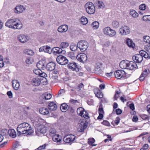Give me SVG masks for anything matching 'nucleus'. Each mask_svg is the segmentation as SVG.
<instances>
[{
  "label": "nucleus",
  "mask_w": 150,
  "mask_h": 150,
  "mask_svg": "<svg viewBox=\"0 0 150 150\" xmlns=\"http://www.w3.org/2000/svg\"><path fill=\"white\" fill-rule=\"evenodd\" d=\"M19 129L21 131H19V136L26 133L30 134V133L31 132V127L28 123L26 122L20 124Z\"/></svg>",
  "instance_id": "nucleus-1"
},
{
  "label": "nucleus",
  "mask_w": 150,
  "mask_h": 150,
  "mask_svg": "<svg viewBox=\"0 0 150 150\" xmlns=\"http://www.w3.org/2000/svg\"><path fill=\"white\" fill-rule=\"evenodd\" d=\"M69 46V43L67 42H62L60 45V47L61 48L59 47H55L53 49V54L54 55L59 54H64L66 52L64 50H62V48H65Z\"/></svg>",
  "instance_id": "nucleus-2"
},
{
  "label": "nucleus",
  "mask_w": 150,
  "mask_h": 150,
  "mask_svg": "<svg viewBox=\"0 0 150 150\" xmlns=\"http://www.w3.org/2000/svg\"><path fill=\"white\" fill-rule=\"evenodd\" d=\"M17 20L16 18L9 19L5 23V25L10 28L16 29L17 28L18 25V22L16 23Z\"/></svg>",
  "instance_id": "nucleus-3"
},
{
  "label": "nucleus",
  "mask_w": 150,
  "mask_h": 150,
  "mask_svg": "<svg viewBox=\"0 0 150 150\" xmlns=\"http://www.w3.org/2000/svg\"><path fill=\"white\" fill-rule=\"evenodd\" d=\"M86 12L88 14H92L95 11V8L93 4L91 2H87L85 5Z\"/></svg>",
  "instance_id": "nucleus-4"
},
{
  "label": "nucleus",
  "mask_w": 150,
  "mask_h": 150,
  "mask_svg": "<svg viewBox=\"0 0 150 150\" xmlns=\"http://www.w3.org/2000/svg\"><path fill=\"white\" fill-rule=\"evenodd\" d=\"M104 34L107 35H108L110 37H113L116 35L115 31L111 29L110 27H107L104 28L103 29Z\"/></svg>",
  "instance_id": "nucleus-5"
},
{
  "label": "nucleus",
  "mask_w": 150,
  "mask_h": 150,
  "mask_svg": "<svg viewBox=\"0 0 150 150\" xmlns=\"http://www.w3.org/2000/svg\"><path fill=\"white\" fill-rule=\"evenodd\" d=\"M114 74L115 78L119 79L122 78L126 79L127 78L125 72L122 70H119L115 71Z\"/></svg>",
  "instance_id": "nucleus-6"
},
{
  "label": "nucleus",
  "mask_w": 150,
  "mask_h": 150,
  "mask_svg": "<svg viewBox=\"0 0 150 150\" xmlns=\"http://www.w3.org/2000/svg\"><path fill=\"white\" fill-rule=\"evenodd\" d=\"M77 46H78L80 50L82 52L86 51L88 47V43L86 41L81 40L79 41L77 43Z\"/></svg>",
  "instance_id": "nucleus-7"
},
{
  "label": "nucleus",
  "mask_w": 150,
  "mask_h": 150,
  "mask_svg": "<svg viewBox=\"0 0 150 150\" xmlns=\"http://www.w3.org/2000/svg\"><path fill=\"white\" fill-rule=\"evenodd\" d=\"M33 125L35 124V128L37 129V131L42 134L45 133L47 131V127L46 126L43 125H39L38 124L36 123V122L33 123Z\"/></svg>",
  "instance_id": "nucleus-8"
},
{
  "label": "nucleus",
  "mask_w": 150,
  "mask_h": 150,
  "mask_svg": "<svg viewBox=\"0 0 150 150\" xmlns=\"http://www.w3.org/2000/svg\"><path fill=\"white\" fill-rule=\"evenodd\" d=\"M77 112L78 114L82 117H83L87 119L89 118L88 116V113L82 108H78L77 110Z\"/></svg>",
  "instance_id": "nucleus-9"
},
{
  "label": "nucleus",
  "mask_w": 150,
  "mask_h": 150,
  "mask_svg": "<svg viewBox=\"0 0 150 150\" xmlns=\"http://www.w3.org/2000/svg\"><path fill=\"white\" fill-rule=\"evenodd\" d=\"M119 32L122 35H127L130 32L129 28L127 26H123L119 29Z\"/></svg>",
  "instance_id": "nucleus-10"
},
{
  "label": "nucleus",
  "mask_w": 150,
  "mask_h": 150,
  "mask_svg": "<svg viewBox=\"0 0 150 150\" xmlns=\"http://www.w3.org/2000/svg\"><path fill=\"white\" fill-rule=\"evenodd\" d=\"M56 60L59 64L61 65H65L68 62V59L62 55L58 56Z\"/></svg>",
  "instance_id": "nucleus-11"
},
{
  "label": "nucleus",
  "mask_w": 150,
  "mask_h": 150,
  "mask_svg": "<svg viewBox=\"0 0 150 150\" xmlns=\"http://www.w3.org/2000/svg\"><path fill=\"white\" fill-rule=\"evenodd\" d=\"M87 127V123L83 120H80L79 123L78 129L79 132H83Z\"/></svg>",
  "instance_id": "nucleus-12"
},
{
  "label": "nucleus",
  "mask_w": 150,
  "mask_h": 150,
  "mask_svg": "<svg viewBox=\"0 0 150 150\" xmlns=\"http://www.w3.org/2000/svg\"><path fill=\"white\" fill-rule=\"evenodd\" d=\"M68 68L72 71H78L79 68L78 67L77 64L74 62H71L67 65Z\"/></svg>",
  "instance_id": "nucleus-13"
},
{
  "label": "nucleus",
  "mask_w": 150,
  "mask_h": 150,
  "mask_svg": "<svg viewBox=\"0 0 150 150\" xmlns=\"http://www.w3.org/2000/svg\"><path fill=\"white\" fill-rule=\"evenodd\" d=\"M75 136L72 134H70L65 137L64 138V141L67 143H71L75 139Z\"/></svg>",
  "instance_id": "nucleus-14"
},
{
  "label": "nucleus",
  "mask_w": 150,
  "mask_h": 150,
  "mask_svg": "<svg viewBox=\"0 0 150 150\" xmlns=\"http://www.w3.org/2000/svg\"><path fill=\"white\" fill-rule=\"evenodd\" d=\"M77 59L80 62L84 63L86 62L87 57L86 54L84 53L79 54L76 57Z\"/></svg>",
  "instance_id": "nucleus-15"
},
{
  "label": "nucleus",
  "mask_w": 150,
  "mask_h": 150,
  "mask_svg": "<svg viewBox=\"0 0 150 150\" xmlns=\"http://www.w3.org/2000/svg\"><path fill=\"white\" fill-rule=\"evenodd\" d=\"M150 70L148 69H146L142 73L139 79L141 81H143L145 78L148 76L150 74Z\"/></svg>",
  "instance_id": "nucleus-16"
},
{
  "label": "nucleus",
  "mask_w": 150,
  "mask_h": 150,
  "mask_svg": "<svg viewBox=\"0 0 150 150\" xmlns=\"http://www.w3.org/2000/svg\"><path fill=\"white\" fill-rule=\"evenodd\" d=\"M55 66L56 64L54 62H50L46 65L45 68L47 71H51L55 69Z\"/></svg>",
  "instance_id": "nucleus-17"
},
{
  "label": "nucleus",
  "mask_w": 150,
  "mask_h": 150,
  "mask_svg": "<svg viewBox=\"0 0 150 150\" xmlns=\"http://www.w3.org/2000/svg\"><path fill=\"white\" fill-rule=\"evenodd\" d=\"M132 59L135 63H140L143 59V58L140 54L135 55L132 57Z\"/></svg>",
  "instance_id": "nucleus-18"
},
{
  "label": "nucleus",
  "mask_w": 150,
  "mask_h": 150,
  "mask_svg": "<svg viewBox=\"0 0 150 150\" xmlns=\"http://www.w3.org/2000/svg\"><path fill=\"white\" fill-rule=\"evenodd\" d=\"M41 81L40 79L38 77L33 78L31 80V82L33 86H38L40 85Z\"/></svg>",
  "instance_id": "nucleus-19"
},
{
  "label": "nucleus",
  "mask_w": 150,
  "mask_h": 150,
  "mask_svg": "<svg viewBox=\"0 0 150 150\" xmlns=\"http://www.w3.org/2000/svg\"><path fill=\"white\" fill-rule=\"evenodd\" d=\"M40 52H44L49 54L52 52L51 48L48 46H45L40 47L39 49Z\"/></svg>",
  "instance_id": "nucleus-20"
},
{
  "label": "nucleus",
  "mask_w": 150,
  "mask_h": 150,
  "mask_svg": "<svg viewBox=\"0 0 150 150\" xmlns=\"http://www.w3.org/2000/svg\"><path fill=\"white\" fill-rule=\"evenodd\" d=\"M68 28V26L67 25H63L59 26L58 28V31L60 33H64L67 31Z\"/></svg>",
  "instance_id": "nucleus-21"
},
{
  "label": "nucleus",
  "mask_w": 150,
  "mask_h": 150,
  "mask_svg": "<svg viewBox=\"0 0 150 150\" xmlns=\"http://www.w3.org/2000/svg\"><path fill=\"white\" fill-rule=\"evenodd\" d=\"M128 62L127 60L122 61L119 64L120 67L122 69H127Z\"/></svg>",
  "instance_id": "nucleus-22"
},
{
  "label": "nucleus",
  "mask_w": 150,
  "mask_h": 150,
  "mask_svg": "<svg viewBox=\"0 0 150 150\" xmlns=\"http://www.w3.org/2000/svg\"><path fill=\"white\" fill-rule=\"evenodd\" d=\"M137 66L136 63L133 62H129L127 69L129 70H133L137 68Z\"/></svg>",
  "instance_id": "nucleus-23"
},
{
  "label": "nucleus",
  "mask_w": 150,
  "mask_h": 150,
  "mask_svg": "<svg viewBox=\"0 0 150 150\" xmlns=\"http://www.w3.org/2000/svg\"><path fill=\"white\" fill-rule=\"evenodd\" d=\"M94 92L96 96L98 98H102L103 97L102 93L98 89H95Z\"/></svg>",
  "instance_id": "nucleus-24"
},
{
  "label": "nucleus",
  "mask_w": 150,
  "mask_h": 150,
  "mask_svg": "<svg viewBox=\"0 0 150 150\" xmlns=\"http://www.w3.org/2000/svg\"><path fill=\"white\" fill-rule=\"evenodd\" d=\"M102 64L100 63H98L96 64L95 69V72L97 74H99L101 73Z\"/></svg>",
  "instance_id": "nucleus-25"
},
{
  "label": "nucleus",
  "mask_w": 150,
  "mask_h": 150,
  "mask_svg": "<svg viewBox=\"0 0 150 150\" xmlns=\"http://www.w3.org/2000/svg\"><path fill=\"white\" fill-rule=\"evenodd\" d=\"M48 108L50 110L54 111L57 109V105L54 102H52L49 103Z\"/></svg>",
  "instance_id": "nucleus-26"
},
{
  "label": "nucleus",
  "mask_w": 150,
  "mask_h": 150,
  "mask_svg": "<svg viewBox=\"0 0 150 150\" xmlns=\"http://www.w3.org/2000/svg\"><path fill=\"white\" fill-rule=\"evenodd\" d=\"M139 54H141L142 58H143V57L145 58L148 59L150 58L149 55L146 51H145L142 50H141L139 52Z\"/></svg>",
  "instance_id": "nucleus-27"
},
{
  "label": "nucleus",
  "mask_w": 150,
  "mask_h": 150,
  "mask_svg": "<svg viewBox=\"0 0 150 150\" xmlns=\"http://www.w3.org/2000/svg\"><path fill=\"white\" fill-rule=\"evenodd\" d=\"M40 112L42 114L45 115L49 114L48 109L45 108H41L39 109Z\"/></svg>",
  "instance_id": "nucleus-28"
},
{
  "label": "nucleus",
  "mask_w": 150,
  "mask_h": 150,
  "mask_svg": "<svg viewBox=\"0 0 150 150\" xmlns=\"http://www.w3.org/2000/svg\"><path fill=\"white\" fill-rule=\"evenodd\" d=\"M8 133L9 135L12 138H15L16 136V132L13 129H10L8 131Z\"/></svg>",
  "instance_id": "nucleus-29"
},
{
  "label": "nucleus",
  "mask_w": 150,
  "mask_h": 150,
  "mask_svg": "<svg viewBox=\"0 0 150 150\" xmlns=\"http://www.w3.org/2000/svg\"><path fill=\"white\" fill-rule=\"evenodd\" d=\"M36 66L38 69L42 70H44L45 67L43 61H42L38 62Z\"/></svg>",
  "instance_id": "nucleus-30"
},
{
  "label": "nucleus",
  "mask_w": 150,
  "mask_h": 150,
  "mask_svg": "<svg viewBox=\"0 0 150 150\" xmlns=\"http://www.w3.org/2000/svg\"><path fill=\"white\" fill-rule=\"evenodd\" d=\"M12 85L13 88L15 90H18L19 88V82L17 80H13L12 81Z\"/></svg>",
  "instance_id": "nucleus-31"
},
{
  "label": "nucleus",
  "mask_w": 150,
  "mask_h": 150,
  "mask_svg": "<svg viewBox=\"0 0 150 150\" xmlns=\"http://www.w3.org/2000/svg\"><path fill=\"white\" fill-rule=\"evenodd\" d=\"M29 38L24 35H21L19 36V41L24 43L26 42L28 39Z\"/></svg>",
  "instance_id": "nucleus-32"
},
{
  "label": "nucleus",
  "mask_w": 150,
  "mask_h": 150,
  "mask_svg": "<svg viewBox=\"0 0 150 150\" xmlns=\"http://www.w3.org/2000/svg\"><path fill=\"white\" fill-rule=\"evenodd\" d=\"M126 43L127 45L130 47L134 48L135 46V44L132 41L129 39H127L126 40Z\"/></svg>",
  "instance_id": "nucleus-33"
},
{
  "label": "nucleus",
  "mask_w": 150,
  "mask_h": 150,
  "mask_svg": "<svg viewBox=\"0 0 150 150\" xmlns=\"http://www.w3.org/2000/svg\"><path fill=\"white\" fill-rule=\"evenodd\" d=\"M42 97L45 100H48L51 98L52 96L50 93L48 92H46L42 95Z\"/></svg>",
  "instance_id": "nucleus-34"
},
{
  "label": "nucleus",
  "mask_w": 150,
  "mask_h": 150,
  "mask_svg": "<svg viewBox=\"0 0 150 150\" xmlns=\"http://www.w3.org/2000/svg\"><path fill=\"white\" fill-rule=\"evenodd\" d=\"M68 105L66 103L62 104L60 107L61 110L63 112H65L67 110Z\"/></svg>",
  "instance_id": "nucleus-35"
},
{
  "label": "nucleus",
  "mask_w": 150,
  "mask_h": 150,
  "mask_svg": "<svg viewBox=\"0 0 150 150\" xmlns=\"http://www.w3.org/2000/svg\"><path fill=\"white\" fill-rule=\"evenodd\" d=\"M129 14L133 17L134 18L137 17L139 15L138 13L134 10H131Z\"/></svg>",
  "instance_id": "nucleus-36"
},
{
  "label": "nucleus",
  "mask_w": 150,
  "mask_h": 150,
  "mask_svg": "<svg viewBox=\"0 0 150 150\" xmlns=\"http://www.w3.org/2000/svg\"><path fill=\"white\" fill-rule=\"evenodd\" d=\"M112 26L114 28H117L119 26V23L117 21H114L112 23Z\"/></svg>",
  "instance_id": "nucleus-37"
},
{
  "label": "nucleus",
  "mask_w": 150,
  "mask_h": 150,
  "mask_svg": "<svg viewBox=\"0 0 150 150\" xmlns=\"http://www.w3.org/2000/svg\"><path fill=\"white\" fill-rule=\"evenodd\" d=\"M70 49L72 51H75L78 48L77 44L76 45L74 43H72L70 46Z\"/></svg>",
  "instance_id": "nucleus-38"
},
{
  "label": "nucleus",
  "mask_w": 150,
  "mask_h": 150,
  "mask_svg": "<svg viewBox=\"0 0 150 150\" xmlns=\"http://www.w3.org/2000/svg\"><path fill=\"white\" fill-rule=\"evenodd\" d=\"M81 23L83 25H86L88 23L87 18L85 16H82L80 18Z\"/></svg>",
  "instance_id": "nucleus-39"
},
{
  "label": "nucleus",
  "mask_w": 150,
  "mask_h": 150,
  "mask_svg": "<svg viewBox=\"0 0 150 150\" xmlns=\"http://www.w3.org/2000/svg\"><path fill=\"white\" fill-rule=\"evenodd\" d=\"M95 142V139L93 138H92L88 139V143L92 146H95L96 145V144H93V143H94Z\"/></svg>",
  "instance_id": "nucleus-40"
},
{
  "label": "nucleus",
  "mask_w": 150,
  "mask_h": 150,
  "mask_svg": "<svg viewBox=\"0 0 150 150\" xmlns=\"http://www.w3.org/2000/svg\"><path fill=\"white\" fill-rule=\"evenodd\" d=\"M24 52L28 55H33L34 54V52L31 50L26 49L24 51Z\"/></svg>",
  "instance_id": "nucleus-41"
},
{
  "label": "nucleus",
  "mask_w": 150,
  "mask_h": 150,
  "mask_svg": "<svg viewBox=\"0 0 150 150\" xmlns=\"http://www.w3.org/2000/svg\"><path fill=\"white\" fill-rule=\"evenodd\" d=\"M59 135L58 134H55L52 137L53 141L55 142H58L61 141L59 137Z\"/></svg>",
  "instance_id": "nucleus-42"
},
{
  "label": "nucleus",
  "mask_w": 150,
  "mask_h": 150,
  "mask_svg": "<svg viewBox=\"0 0 150 150\" xmlns=\"http://www.w3.org/2000/svg\"><path fill=\"white\" fill-rule=\"evenodd\" d=\"M99 23L97 21L94 22L91 24L93 28L94 29L98 28L99 27Z\"/></svg>",
  "instance_id": "nucleus-43"
},
{
  "label": "nucleus",
  "mask_w": 150,
  "mask_h": 150,
  "mask_svg": "<svg viewBox=\"0 0 150 150\" xmlns=\"http://www.w3.org/2000/svg\"><path fill=\"white\" fill-rule=\"evenodd\" d=\"M140 117L143 120L148 121L149 120V116L145 114H142L140 116Z\"/></svg>",
  "instance_id": "nucleus-44"
},
{
  "label": "nucleus",
  "mask_w": 150,
  "mask_h": 150,
  "mask_svg": "<svg viewBox=\"0 0 150 150\" xmlns=\"http://www.w3.org/2000/svg\"><path fill=\"white\" fill-rule=\"evenodd\" d=\"M143 40L146 43H149L150 45V37L148 36H144Z\"/></svg>",
  "instance_id": "nucleus-45"
},
{
  "label": "nucleus",
  "mask_w": 150,
  "mask_h": 150,
  "mask_svg": "<svg viewBox=\"0 0 150 150\" xmlns=\"http://www.w3.org/2000/svg\"><path fill=\"white\" fill-rule=\"evenodd\" d=\"M33 62V59L31 57H28L25 60L26 63L28 64H31Z\"/></svg>",
  "instance_id": "nucleus-46"
},
{
  "label": "nucleus",
  "mask_w": 150,
  "mask_h": 150,
  "mask_svg": "<svg viewBox=\"0 0 150 150\" xmlns=\"http://www.w3.org/2000/svg\"><path fill=\"white\" fill-rule=\"evenodd\" d=\"M19 147V143L18 142H16L13 144V150H18Z\"/></svg>",
  "instance_id": "nucleus-47"
},
{
  "label": "nucleus",
  "mask_w": 150,
  "mask_h": 150,
  "mask_svg": "<svg viewBox=\"0 0 150 150\" xmlns=\"http://www.w3.org/2000/svg\"><path fill=\"white\" fill-rule=\"evenodd\" d=\"M41 69H35L33 70V72L36 75L39 76L40 74H41Z\"/></svg>",
  "instance_id": "nucleus-48"
},
{
  "label": "nucleus",
  "mask_w": 150,
  "mask_h": 150,
  "mask_svg": "<svg viewBox=\"0 0 150 150\" xmlns=\"http://www.w3.org/2000/svg\"><path fill=\"white\" fill-rule=\"evenodd\" d=\"M98 7L100 8H103L105 6L103 2L98 1Z\"/></svg>",
  "instance_id": "nucleus-49"
},
{
  "label": "nucleus",
  "mask_w": 150,
  "mask_h": 150,
  "mask_svg": "<svg viewBox=\"0 0 150 150\" xmlns=\"http://www.w3.org/2000/svg\"><path fill=\"white\" fill-rule=\"evenodd\" d=\"M139 8L141 10L144 11L146 8V5L144 4H141L139 6Z\"/></svg>",
  "instance_id": "nucleus-50"
},
{
  "label": "nucleus",
  "mask_w": 150,
  "mask_h": 150,
  "mask_svg": "<svg viewBox=\"0 0 150 150\" xmlns=\"http://www.w3.org/2000/svg\"><path fill=\"white\" fill-rule=\"evenodd\" d=\"M8 131L6 129H3L2 130L1 132V135L2 136H5L8 133Z\"/></svg>",
  "instance_id": "nucleus-51"
},
{
  "label": "nucleus",
  "mask_w": 150,
  "mask_h": 150,
  "mask_svg": "<svg viewBox=\"0 0 150 150\" xmlns=\"http://www.w3.org/2000/svg\"><path fill=\"white\" fill-rule=\"evenodd\" d=\"M102 124L108 127L110 126V125L108 121L106 120H104L103 121L102 123Z\"/></svg>",
  "instance_id": "nucleus-52"
},
{
  "label": "nucleus",
  "mask_w": 150,
  "mask_h": 150,
  "mask_svg": "<svg viewBox=\"0 0 150 150\" xmlns=\"http://www.w3.org/2000/svg\"><path fill=\"white\" fill-rule=\"evenodd\" d=\"M98 113L99 114H104V113L103 109L102 106L100 105L98 108Z\"/></svg>",
  "instance_id": "nucleus-53"
},
{
  "label": "nucleus",
  "mask_w": 150,
  "mask_h": 150,
  "mask_svg": "<svg viewBox=\"0 0 150 150\" xmlns=\"http://www.w3.org/2000/svg\"><path fill=\"white\" fill-rule=\"evenodd\" d=\"M148 147V145L147 144H145L143 146V147L141 148L140 150H146Z\"/></svg>",
  "instance_id": "nucleus-54"
},
{
  "label": "nucleus",
  "mask_w": 150,
  "mask_h": 150,
  "mask_svg": "<svg viewBox=\"0 0 150 150\" xmlns=\"http://www.w3.org/2000/svg\"><path fill=\"white\" fill-rule=\"evenodd\" d=\"M25 8L23 6L19 5V13H22Z\"/></svg>",
  "instance_id": "nucleus-55"
},
{
  "label": "nucleus",
  "mask_w": 150,
  "mask_h": 150,
  "mask_svg": "<svg viewBox=\"0 0 150 150\" xmlns=\"http://www.w3.org/2000/svg\"><path fill=\"white\" fill-rule=\"evenodd\" d=\"M94 101L92 99H89L87 101V103L89 105H93V104Z\"/></svg>",
  "instance_id": "nucleus-56"
},
{
  "label": "nucleus",
  "mask_w": 150,
  "mask_h": 150,
  "mask_svg": "<svg viewBox=\"0 0 150 150\" xmlns=\"http://www.w3.org/2000/svg\"><path fill=\"white\" fill-rule=\"evenodd\" d=\"M40 77H46L47 76V74L44 72L41 71V74L39 75Z\"/></svg>",
  "instance_id": "nucleus-57"
},
{
  "label": "nucleus",
  "mask_w": 150,
  "mask_h": 150,
  "mask_svg": "<svg viewBox=\"0 0 150 150\" xmlns=\"http://www.w3.org/2000/svg\"><path fill=\"white\" fill-rule=\"evenodd\" d=\"M45 147H46V144H44L42 146H40L36 150H41L42 149H43L45 148Z\"/></svg>",
  "instance_id": "nucleus-58"
},
{
  "label": "nucleus",
  "mask_w": 150,
  "mask_h": 150,
  "mask_svg": "<svg viewBox=\"0 0 150 150\" xmlns=\"http://www.w3.org/2000/svg\"><path fill=\"white\" fill-rule=\"evenodd\" d=\"M7 94L9 97V98H11L13 97L12 93L11 91H8L7 93Z\"/></svg>",
  "instance_id": "nucleus-59"
},
{
  "label": "nucleus",
  "mask_w": 150,
  "mask_h": 150,
  "mask_svg": "<svg viewBox=\"0 0 150 150\" xmlns=\"http://www.w3.org/2000/svg\"><path fill=\"white\" fill-rule=\"evenodd\" d=\"M65 90L64 89H60L58 93V95H61L62 94L65 93Z\"/></svg>",
  "instance_id": "nucleus-60"
},
{
  "label": "nucleus",
  "mask_w": 150,
  "mask_h": 150,
  "mask_svg": "<svg viewBox=\"0 0 150 150\" xmlns=\"http://www.w3.org/2000/svg\"><path fill=\"white\" fill-rule=\"evenodd\" d=\"M144 49L146 50V51L147 52L149 55H150V47H145L144 48Z\"/></svg>",
  "instance_id": "nucleus-61"
},
{
  "label": "nucleus",
  "mask_w": 150,
  "mask_h": 150,
  "mask_svg": "<svg viewBox=\"0 0 150 150\" xmlns=\"http://www.w3.org/2000/svg\"><path fill=\"white\" fill-rule=\"evenodd\" d=\"M129 107L132 110L135 109L134 105L133 103L130 104L129 105Z\"/></svg>",
  "instance_id": "nucleus-62"
},
{
  "label": "nucleus",
  "mask_w": 150,
  "mask_h": 150,
  "mask_svg": "<svg viewBox=\"0 0 150 150\" xmlns=\"http://www.w3.org/2000/svg\"><path fill=\"white\" fill-rule=\"evenodd\" d=\"M115 111L116 114L117 115L120 114L122 112V110L119 108L116 109Z\"/></svg>",
  "instance_id": "nucleus-63"
},
{
  "label": "nucleus",
  "mask_w": 150,
  "mask_h": 150,
  "mask_svg": "<svg viewBox=\"0 0 150 150\" xmlns=\"http://www.w3.org/2000/svg\"><path fill=\"white\" fill-rule=\"evenodd\" d=\"M120 119L118 117H117L116 120L115 121V123L116 125H117L120 122Z\"/></svg>",
  "instance_id": "nucleus-64"
}]
</instances>
